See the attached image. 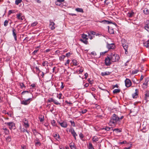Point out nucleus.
<instances>
[{
    "label": "nucleus",
    "mask_w": 149,
    "mask_h": 149,
    "mask_svg": "<svg viewBox=\"0 0 149 149\" xmlns=\"http://www.w3.org/2000/svg\"><path fill=\"white\" fill-rule=\"evenodd\" d=\"M123 118L124 116H123L119 118L117 115L114 113L111 117L109 124L111 126H115L118 121H120Z\"/></svg>",
    "instance_id": "f257e3e1"
},
{
    "label": "nucleus",
    "mask_w": 149,
    "mask_h": 149,
    "mask_svg": "<svg viewBox=\"0 0 149 149\" xmlns=\"http://www.w3.org/2000/svg\"><path fill=\"white\" fill-rule=\"evenodd\" d=\"M110 57L111 58V61L112 62L118 61L120 58L119 55L116 54L111 53L110 55Z\"/></svg>",
    "instance_id": "f03ea898"
},
{
    "label": "nucleus",
    "mask_w": 149,
    "mask_h": 149,
    "mask_svg": "<svg viewBox=\"0 0 149 149\" xmlns=\"http://www.w3.org/2000/svg\"><path fill=\"white\" fill-rule=\"evenodd\" d=\"M149 82V77L145 78V81L143 84L142 87L144 88H146L148 87V84Z\"/></svg>",
    "instance_id": "7ed1b4c3"
},
{
    "label": "nucleus",
    "mask_w": 149,
    "mask_h": 149,
    "mask_svg": "<svg viewBox=\"0 0 149 149\" xmlns=\"http://www.w3.org/2000/svg\"><path fill=\"white\" fill-rule=\"evenodd\" d=\"M111 58L110 57L108 56L105 60V64L107 66H109L111 64Z\"/></svg>",
    "instance_id": "20e7f679"
},
{
    "label": "nucleus",
    "mask_w": 149,
    "mask_h": 149,
    "mask_svg": "<svg viewBox=\"0 0 149 149\" xmlns=\"http://www.w3.org/2000/svg\"><path fill=\"white\" fill-rule=\"evenodd\" d=\"M121 41L122 46L124 49H127V48H128V44L125 39H122Z\"/></svg>",
    "instance_id": "39448f33"
},
{
    "label": "nucleus",
    "mask_w": 149,
    "mask_h": 149,
    "mask_svg": "<svg viewBox=\"0 0 149 149\" xmlns=\"http://www.w3.org/2000/svg\"><path fill=\"white\" fill-rule=\"evenodd\" d=\"M57 122L63 128H66L68 126L67 123L66 121H63L61 122L58 121Z\"/></svg>",
    "instance_id": "423d86ee"
},
{
    "label": "nucleus",
    "mask_w": 149,
    "mask_h": 149,
    "mask_svg": "<svg viewBox=\"0 0 149 149\" xmlns=\"http://www.w3.org/2000/svg\"><path fill=\"white\" fill-rule=\"evenodd\" d=\"M125 86L127 87H130L132 85V83L130 79H126L125 80Z\"/></svg>",
    "instance_id": "0eeeda50"
},
{
    "label": "nucleus",
    "mask_w": 149,
    "mask_h": 149,
    "mask_svg": "<svg viewBox=\"0 0 149 149\" xmlns=\"http://www.w3.org/2000/svg\"><path fill=\"white\" fill-rule=\"evenodd\" d=\"M69 131L71 132V134H72L73 137H74V139L76 140V136H77L76 132H75L74 129L73 128H71L70 130Z\"/></svg>",
    "instance_id": "6e6552de"
},
{
    "label": "nucleus",
    "mask_w": 149,
    "mask_h": 149,
    "mask_svg": "<svg viewBox=\"0 0 149 149\" xmlns=\"http://www.w3.org/2000/svg\"><path fill=\"white\" fill-rule=\"evenodd\" d=\"M12 31V35L14 38V39L15 41H16L17 40V37L16 30L13 28Z\"/></svg>",
    "instance_id": "1a4fd4ad"
},
{
    "label": "nucleus",
    "mask_w": 149,
    "mask_h": 149,
    "mask_svg": "<svg viewBox=\"0 0 149 149\" xmlns=\"http://www.w3.org/2000/svg\"><path fill=\"white\" fill-rule=\"evenodd\" d=\"M22 15V14L21 13L17 14V17L18 19L22 20L24 17Z\"/></svg>",
    "instance_id": "9d476101"
},
{
    "label": "nucleus",
    "mask_w": 149,
    "mask_h": 149,
    "mask_svg": "<svg viewBox=\"0 0 149 149\" xmlns=\"http://www.w3.org/2000/svg\"><path fill=\"white\" fill-rule=\"evenodd\" d=\"M49 27L52 30H54L55 29L54 25H55L54 23L52 22L51 20L49 21Z\"/></svg>",
    "instance_id": "9b49d317"
},
{
    "label": "nucleus",
    "mask_w": 149,
    "mask_h": 149,
    "mask_svg": "<svg viewBox=\"0 0 149 149\" xmlns=\"http://www.w3.org/2000/svg\"><path fill=\"white\" fill-rule=\"evenodd\" d=\"M23 122L24 123V126L25 127H29L28 121L26 119H24L23 120Z\"/></svg>",
    "instance_id": "f8f14e48"
},
{
    "label": "nucleus",
    "mask_w": 149,
    "mask_h": 149,
    "mask_svg": "<svg viewBox=\"0 0 149 149\" xmlns=\"http://www.w3.org/2000/svg\"><path fill=\"white\" fill-rule=\"evenodd\" d=\"M107 47L109 49H114L115 46L114 44L111 43V44H108Z\"/></svg>",
    "instance_id": "ddd939ff"
},
{
    "label": "nucleus",
    "mask_w": 149,
    "mask_h": 149,
    "mask_svg": "<svg viewBox=\"0 0 149 149\" xmlns=\"http://www.w3.org/2000/svg\"><path fill=\"white\" fill-rule=\"evenodd\" d=\"M30 101L27 100H24L21 101V103L24 105H27L29 104Z\"/></svg>",
    "instance_id": "4468645a"
},
{
    "label": "nucleus",
    "mask_w": 149,
    "mask_h": 149,
    "mask_svg": "<svg viewBox=\"0 0 149 149\" xmlns=\"http://www.w3.org/2000/svg\"><path fill=\"white\" fill-rule=\"evenodd\" d=\"M135 91V93L132 94V97L134 98H136L137 97L138 93V90L137 89H136Z\"/></svg>",
    "instance_id": "2eb2a0df"
},
{
    "label": "nucleus",
    "mask_w": 149,
    "mask_h": 149,
    "mask_svg": "<svg viewBox=\"0 0 149 149\" xmlns=\"http://www.w3.org/2000/svg\"><path fill=\"white\" fill-rule=\"evenodd\" d=\"M111 72L108 71L102 72L101 73V75L103 76L105 75H110Z\"/></svg>",
    "instance_id": "dca6fc26"
},
{
    "label": "nucleus",
    "mask_w": 149,
    "mask_h": 149,
    "mask_svg": "<svg viewBox=\"0 0 149 149\" xmlns=\"http://www.w3.org/2000/svg\"><path fill=\"white\" fill-rule=\"evenodd\" d=\"M134 14V13L133 12L131 11L130 12H129L127 14V15L129 17L131 18L132 17H133Z\"/></svg>",
    "instance_id": "f3484780"
},
{
    "label": "nucleus",
    "mask_w": 149,
    "mask_h": 149,
    "mask_svg": "<svg viewBox=\"0 0 149 149\" xmlns=\"http://www.w3.org/2000/svg\"><path fill=\"white\" fill-rule=\"evenodd\" d=\"M145 95V99L146 100L149 97V91H146Z\"/></svg>",
    "instance_id": "a211bd4d"
},
{
    "label": "nucleus",
    "mask_w": 149,
    "mask_h": 149,
    "mask_svg": "<svg viewBox=\"0 0 149 149\" xmlns=\"http://www.w3.org/2000/svg\"><path fill=\"white\" fill-rule=\"evenodd\" d=\"M108 31L110 34H113L114 33V31L112 28H110L109 26H108Z\"/></svg>",
    "instance_id": "6ab92c4d"
},
{
    "label": "nucleus",
    "mask_w": 149,
    "mask_h": 149,
    "mask_svg": "<svg viewBox=\"0 0 149 149\" xmlns=\"http://www.w3.org/2000/svg\"><path fill=\"white\" fill-rule=\"evenodd\" d=\"M75 11L78 12L83 13L84 12L82 8H77L75 9Z\"/></svg>",
    "instance_id": "aec40b11"
},
{
    "label": "nucleus",
    "mask_w": 149,
    "mask_h": 149,
    "mask_svg": "<svg viewBox=\"0 0 149 149\" xmlns=\"http://www.w3.org/2000/svg\"><path fill=\"white\" fill-rule=\"evenodd\" d=\"M69 146L71 149H76V147L73 142H71L70 143Z\"/></svg>",
    "instance_id": "412c9836"
},
{
    "label": "nucleus",
    "mask_w": 149,
    "mask_h": 149,
    "mask_svg": "<svg viewBox=\"0 0 149 149\" xmlns=\"http://www.w3.org/2000/svg\"><path fill=\"white\" fill-rule=\"evenodd\" d=\"M53 136L57 140L60 139L59 135L58 133L54 134Z\"/></svg>",
    "instance_id": "4be33fe9"
},
{
    "label": "nucleus",
    "mask_w": 149,
    "mask_h": 149,
    "mask_svg": "<svg viewBox=\"0 0 149 149\" xmlns=\"http://www.w3.org/2000/svg\"><path fill=\"white\" fill-rule=\"evenodd\" d=\"M100 23H103V24H109L112 23V22L109 21L108 20H104L102 21H99Z\"/></svg>",
    "instance_id": "5701e85b"
},
{
    "label": "nucleus",
    "mask_w": 149,
    "mask_h": 149,
    "mask_svg": "<svg viewBox=\"0 0 149 149\" xmlns=\"http://www.w3.org/2000/svg\"><path fill=\"white\" fill-rule=\"evenodd\" d=\"M15 124L13 123H10V129H15Z\"/></svg>",
    "instance_id": "b1692460"
},
{
    "label": "nucleus",
    "mask_w": 149,
    "mask_h": 149,
    "mask_svg": "<svg viewBox=\"0 0 149 149\" xmlns=\"http://www.w3.org/2000/svg\"><path fill=\"white\" fill-rule=\"evenodd\" d=\"M88 149H95L93 146L91 142H88Z\"/></svg>",
    "instance_id": "393cba45"
},
{
    "label": "nucleus",
    "mask_w": 149,
    "mask_h": 149,
    "mask_svg": "<svg viewBox=\"0 0 149 149\" xmlns=\"http://www.w3.org/2000/svg\"><path fill=\"white\" fill-rule=\"evenodd\" d=\"M88 40H86V39H80V40L85 44L86 45H87L88 43V42L87 41Z\"/></svg>",
    "instance_id": "a878e982"
},
{
    "label": "nucleus",
    "mask_w": 149,
    "mask_h": 149,
    "mask_svg": "<svg viewBox=\"0 0 149 149\" xmlns=\"http://www.w3.org/2000/svg\"><path fill=\"white\" fill-rule=\"evenodd\" d=\"M72 62L73 65L74 66H77L79 64L77 61L75 59L73 60Z\"/></svg>",
    "instance_id": "bb28decb"
},
{
    "label": "nucleus",
    "mask_w": 149,
    "mask_h": 149,
    "mask_svg": "<svg viewBox=\"0 0 149 149\" xmlns=\"http://www.w3.org/2000/svg\"><path fill=\"white\" fill-rule=\"evenodd\" d=\"M82 37L83 39L88 40V36L86 34H82Z\"/></svg>",
    "instance_id": "cd10ccee"
},
{
    "label": "nucleus",
    "mask_w": 149,
    "mask_h": 149,
    "mask_svg": "<svg viewBox=\"0 0 149 149\" xmlns=\"http://www.w3.org/2000/svg\"><path fill=\"white\" fill-rule=\"evenodd\" d=\"M144 45L146 47H149V41H147L145 42L144 43Z\"/></svg>",
    "instance_id": "c85d7f7f"
},
{
    "label": "nucleus",
    "mask_w": 149,
    "mask_h": 149,
    "mask_svg": "<svg viewBox=\"0 0 149 149\" xmlns=\"http://www.w3.org/2000/svg\"><path fill=\"white\" fill-rule=\"evenodd\" d=\"M144 13L145 14H147L149 13V10L147 8H145L143 10Z\"/></svg>",
    "instance_id": "c756f323"
},
{
    "label": "nucleus",
    "mask_w": 149,
    "mask_h": 149,
    "mask_svg": "<svg viewBox=\"0 0 149 149\" xmlns=\"http://www.w3.org/2000/svg\"><path fill=\"white\" fill-rule=\"evenodd\" d=\"M120 92V90L119 89H115L113 91V93L116 94Z\"/></svg>",
    "instance_id": "7c9ffc66"
},
{
    "label": "nucleus",
    "mask_w": 149,
    "mask_h": 149,
    "mask_svg": "<svg viewBox=\"0 0 149 149\" xmlns=\"http://www.w3.org/2000/svg\"><path fill=\"white\" fill-rule=\"evenodd\" d=\"M93 142H96L98 140V139L96 136H94L92 139Z\"/></svg>",
    "instance_id": "2f4dec72"
},
{
    "label": "nucleus",
    "mask_w": 149,
    "mask_h": 149,
    "mask_svg": "<svg viewBox=\"0 0 149 149\" xmlns=\"http://www.w3.org/2000/svg\"><path fill=\"white\" fill-rule=\"evenodd\" d=\"M113 131H115L117 133L120 132H121V130L120 129L118 128H116L113 130Z\"/></svg>",
    "instance_id": "473e14b6"
},
{
    "label": "nucleus",
    "mask_w": 149,
    "mask_h": 149,
    "mask_svg": "<svg viewBox=\"0 0 149 149\" xmlns=\"http://www.w3.org/2000/svg\"><path fill=\"white\" fill-rule=\"evenodd\" d=\"M22 1V0H15V3L16 5H18Z\"/></svg>",
    "instance_id": "72a5a7b5"
},
{
    "label": "nucleus",
    "mask_w": 149,
    "mask_h": 149,
    "mask_svg": "<svg viewBox=\"0 0 149 149\" xmlns=\"http://www.w3.org/2000/svg\"><path fill=\"white\" fill-rule=\"evenodd\" d=\"M20 88L22 89H23L24 88H25V86L23 83H20L19 84Z\"/></svg>",
    "instance_id": "f704fd0d"
},
{
    "label": "nucleus",
    "mask_w": 149,
    "mask_h": 149,
    "mask_svg": "<svg viewBox=\"0 0 149 149\" xmlns=\"http://www.w3.org/2000/svg\"><path fill=\"white\" fill-rule=\"evenodd\" d=\"M51 123L53 125L56 126V123L54 120H52Z\"/></svg>",
    "instance_id": "c9c22d12"
},
{
    "label": "nucleus",
    "mask_w": 149,
    "mask_h": 149,
    "mask_svg": "<svg viewBox=\"0 0 149 149\" xmlns=\"http://www.w3.org/2000/svg\"><path fill=\"white\" fill-rule=\"evenodd\" d=\"M70 122L71 123V125L72 126H73L74 127H75V123L74 121L72 120H70Z\"/></svg>",
    "instance_id": "e433bc0d"
},
{
    "label": "nucleus",
    "mask_w": 149,
    "mask_h": 149,
    "mask_svg": "<svg viewBox=\"0 0 149 149\" xmlns=\"http://www.w3.org/2000/svg\"><path fill=\"white\" fill-rule=\"evenodd\" d=\"M3 130L4 131V132L6 134H9V131L8 130H7L6 128H3Z\"/></svg>",
    "instance_id": "4c0bfd02"
},
{
    "label": "nucleus",
    "mask_w": 149,
    "mask_h": 149,
    "mask_svg": "<svg viewBox=\"0 0 149 149\" xmlns=\"http://www.w3.org/2000/svg\"><path fill=\"white\" fill-rule=\"evenodd\" d=\"M8 120V117H7V118H5V119H4V121H3L5 122V124H7V125H8L9 126V123H8V122H6V120Z\"/></svg>",
    "instance_id": "58836bf2"
},
{
    "label": "nucleus",
    "mask_w": 149,
    "mask_h": 149,
    "mask_svg": "<svg viewBox=\"0 0 149 149\" xmlns=\"http://www.w3.org/2000/svg\"><path fill=\"white\" fill-rule=\"evenodd\" d=\"M41 143L40 141L36 142L35 143V145L36 146H41Z\"/></svg>",
    "instance_id": "ea45409f"
},
{
    "label": "nucleus",
    "mask_w": 149,
    "mask_h": 149,
    "mask_svg": "<svg viewBox=\"0 0 149 149\" xmlns=\"http://www.w3.org/2000/svg\"><path fill=\"white\" fill-rule=\"evenodd\" d=\"M38 23V22H34L31 24V26L33 27L35 26H36L37 24Z\"/></svg>",
    "instance_id": "a19ab883"
},
{
    "label": "nucleus",
    "mask_w": 149,
    "mask_h": 149,
    "mask_svg": "<svg viewBox=\"0 0 149 149\" xmlns=\"http://www.w3.org/2000/svg\"><path fill=\"white\" fill-rule=\"evenodd\" d=\"M88 36L91 40L94 37V36H93L91 35V33H88Z\"/></svg>",
    "instance_id": "79ce46f5"
},
{
    "label": "nucleus",
    "mask_w": 149,
    "mask_h": 149,
    "mask_svg": "<svg viewBox=\"0 0 149 149\" xmlns=\"http://www.w3.org/2000/svg\"><path fill=\"white\" fill-rule=\"evenodd\" d=\"M17 12V10H10V14L11 13H14Z\"/></svg>",
    "instance_id": "37998d69"
},
{
    "label": "nucleus",
    "mask_w": 149,
    "mask_h": 149,
    "mask_svg": "<svg viewBox=\"0 0 149 149\" xmlns=\"http://www.w3.org/2000/svg\"><path fill=\"white\" fill-rule=\"evenodd\" d=\"M65 57V56L64 55H62L60 57L59 59L61 61L63 60Z\"/></svg>",
    "instance_id": "c03bdc74"
},
{
    "label": "nucleus",
    "mask_w": 149,
    "mask_h": 149,
    "mask_svg": "<svg viewBox=\"0 0 149 149\" xmlns=\"http://www.w3.org/2000/svg\"><path fill=\"white\" fill-rule=\"evenodd\" d=\"M54 103L56 105L60 104V103H59L57 100H54Z\"/></svg>",
    "instance_id": "a18cd8bd"
},
{
    "label": "nucleus",
    "mask_w": 149,
    "mask_h": 149,
    "mask_svg": "<svg viewBox=\"0 0 149 149\" xmlns=\"http://www.w3.org/2000/svg\"><path fill=\"white\" fill-rule=\"evenodd\" d=\"M54 99L53 98H50L48 100V102H54Z\"/></svg>",
    "instance_id": "49530a36"
},
{
    "label": "nucleus",
    "mask_w": 149,
    "mask_h": 149,
    "mask_svg": "<svg viewBox=\"0 0 149 149\" xmlns=\"http://www.w3.org/2000/svg\"><path fill=\"white\" fill-rule=\"evenodd\" d=\"M70 62V60L69 59H68L66 62L65 63V65L66 66H68V65H69Z\"/></svg>",
    "instance_id": "de8ad7c7"
},
{
    "label": "nucleus",
    "mask_w": 149,
    "mask_h": 149,
    "mask_svg": "<svg viewBox=\"0 0 149 149\" xmlns=\"http://www.w3.org/2000/svg\"><path fill=\"white\" fill-rule=\"evenodd\" d=\"M55 4L57 6H60L61 5V3L60 2L58 1H56L55 2Z\"/></svg>",
    "instance_id": "09e8293b"
},
{
    "label": "nucleus",
    "mask_w": 149,
    "mask_h": 149,
    "mask_svg": "<svg viewBox=\"0 0 149 149\" xmlns=\"http://www.w3.org/2000/svg\"><path fill=\"white\" fill-rule=\"evenodd\" d=\"M72 53H71L70 52H68L67 53H66L65 54V56L68 57L70 56V55L72 54Z\"/></svg>",
    "instance_id": "8fccbe9b"
},
{
    "label": "nucleus",
    "mask_w": 149,
    "mask_h": 149,
    "mask_svg": "<svg viewBox=\"0 0 149 149\" xmlns=\"http://www.w3.org/2000/svg\"><path fill=\"white\" fill-rule=\"evenodd\" d=\"M111 128H112V127H107L105 128V129L107 131H109L111 130Z\"/></svg>",
    "instance_id": "3c124183"
},
{
    "label": "nucleus",
    "mask_w": 149,
    "mask_h": 149,
    "mask_svg": "<svg viewBox=\"0 0 149 149\" xmlns=\"http://www.w3.org/2000/svg\"><path fill=\"white\" fill-rule=\"evenodd\" d=\"M8 23V21L7 20H6L4 23V25L5 26H6Z\"/></svg>",
    "instance_id": "603ef678"
},
{
    "label": "nucleus",
    "mask_w": 149,
    "mask_h": 149,
    "mask_svg": "<svg viewBox=\"0 0 149 149\" xmlns=\"http://www.w3.org/2000/svg\"><path fill=\"white\" fill-rule=\"evenodd\" d=\"M62 95L61 93H59L57 96V97L58 98V99H61L62 98L61 96Z\"/></svg>",
    "instance_id": "864d4df0"
},
{
    "label": "nucleus",
    "mask_w": 149,
    "mask_h": 149,
    "mask_svg": "<svg viewBox=\"0 0 149 149\" xmlns=\"http://www.w3.org/2000/svg\"><path fill=\"white\" fill-rule=\"evenodd\" d=\"M39 120L41 122H42L43 120H44V117H43L42 118V117H39Z\"/></svg>",
    "instance_id": "5fc2aeb1"
},
{
    "label": "nucleus",
    "mask_w": 149,
    "mask_h": 149,
    "mask_svg": "<svg viewBox=\"0 0 149 149\" xmlns=\"http://www.w3.org/2000/svg\"><path fill=\"white\" fill-rule=\"evenodd\" d=\"M83 71L84 69L82 68H81L79 70V73H81L82 72H83Z\"/></svg>",
    "instance_id": "6e6d98bb"
},
{
    "label": "nucleus",
    "mask_w": 149,
    "mask_h": 149,
    "mask_svg": "<svg viewBox=\"0 0 149 149\" xmlns=\"http://www.w3.org/2000/svg\"><path fill=\"white\" fill-rule=\"evenodd\" d=\"M47 63H48L47 62L44 61L42 64V66H45L47 64Z\"/></svg>",
    "instance_id": "4d7b16f0"
},
{
    "label": "nucleus",
    "mask_w": 149,
    "mask_h": 149,
    "mask_svg": "<svg viewBox=\"0 0 149 149\" xmlns=\"http://www.w3.org/2000/svg\"><path fill=\"white\" fill-rule=\"evenodd\" d=\"M138 72V71L137 70H133L132 71V73L133 74H136Z\"/></svg>",
    "instance_id": "13d9d810"
},
{
    "label": "nucleus",
    "mask_w": 149,
    "mask_h": 149,
    "mask_svg": "<svg viewBox=\"0 0 149 149\" xmlns=\"http://www.w3.org/2000/svg\"><path fill=\"white\" fill-rule=\"evenodd\" d=\"M91 33V35H92L93 36H94L95 34V32L93 31H91L90 33Z\"/></svg>",
    "instance_id": "bf43d9fd"
},
{
    "label": "nucleus",
    "mask_w": 149,
    "mask_h": 149,
    "mask_svg": "<svg viewBox=\"0 0 149 149\" xmlns=\"http://www.w3.org/2000/svg\"><path fill=\"white\" fill-rule=\"evenodd\" d=\"M116 87L117 88H118V85L117 84H116L115 85H113V89H114V88H115Z\"/></svg>",
    "instance_id": "052dcab7"
},
{
    "label": "nucleus",
    "mask_w": 149,
    "mask_h": 149,
    "mask_svg": "<svg viewBox=\"0 0 149 149\" xmlns=\"http://www.w3.org/2000/svg\"><path fill=\"white\" fill-rule=\"evenodd\" d=\"M87 111V110L86 109H84L82 110L81 112L83 114H84V113H86V112Z\"/></svg>",
    "instance_id": "680f3d73"
},
{
    "label": "nucleus",
    "mask_w": 149,
    "mask_h": 149,
    "mask_svg": "<svg viewBox=\"0 0 149 149\" xmlns=\"http://www.w3.org/2000/svg\"><path fill=\"white\" fill-rule=\"evenodd\" d=\"M143 78L144 77L142 75H141L140 77V79L139 80V82H140L143 79Z\"/></svg>",
    "instance_id": "e2e57ef3"
},
{
    "label": "nucleus",
    "mask_w": 149,
    "mask_h": 149,
    "mask_svg": "<svg viewBox=\"0 0 149 149\" xmlns=\"http://www.w3.org/2000/svg\"><path fill=\"white\" fill-rule=\"evenodd\" d=\"M36 85L35 84H32L31 85V86L32 87V88H34L36 86Z\"/></svg>",
    "instance_id": "0e129e2a"
},
{
    "label": "nucleus",
    "mask_w": 149,
    "mask_h": 149,
    "mask_svg": "<svg viewBox=\"0 0 149 149\" xmlns=\"http://www.w3.org/2000/svg\"><path fill=\"white\" fill-rule=\"evenodd\" d=\"M61 89H63L64 87V86L63 85V82H61Z\"/></svg>",
    "instance_id": "69168bd1"
},
{
    "label": "nucleus",
    "mask_w": 149,
    "mask_h": 149,
    "mask_svg": "<svg viewBox=\"0 0 149 149\" xmlns=\"http://www.w3.org/2000/svg\"><path fill=\"white\" fill-rule=\"evenodd\" d=\"M79 136L81 138H83L84 137L83 134L81 133L79 134Z\"/></svg>",
    "instance_id": "338daca9"
},
{
    "label": "nucleus",
    "mask_w": 149,
    "mask_h": 149,
    "mask_svg": "<svg viewBox=\"0 0 149 149\" xmlns=\"http://www.w3.org/2000/svg\"><path fill=\"white\" fill-rule=\"evenodd\" d=\"M91 53L94 56H95L96 55V54L95 52H91Z\"/></svg>",
    "instance_id": "774afa93"
}]
</instances>
